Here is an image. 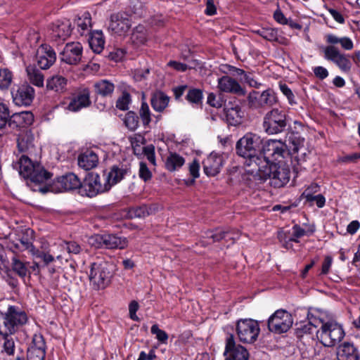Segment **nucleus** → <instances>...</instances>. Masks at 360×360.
I'll return each mask as SVG.
<instances>
[{"instance_id":"obj_1","label":"nucleus","mask_w":360,"mask_h":360,"mask_svg":"<svg viewBox=\"0 0 360 360\" xmlns=\"http://www.w3.org/2000/svg\"><path fill=\"white\" fill-rule=\"evenodd\" d=\"M250 172L259 176L261 179L265 180L269 178L271 185L277 188L287 184L290 176V166L283 160L269 165L265 159H262L259 162V167L255 169H250Z\"/></svg>"},{"instance_id":"obj_2","label":"nucleus","mask_w":360,"mask_h":360,"mask_svg":"<svg viewBox=\"0 0 360 360\" xmlns=\"http://www.w3.org/2000/svg\"><path fill=\"white\" fill-rule=\"evenodd\" d=\"M262 143L261 138L252 133L244 135L236 143L237 154L247 159L245 164L251 167L250 169L258 167L259 162L263 159L260 158Z\"/></svg>"},{"instance_id":"obj_3","label":"nucleus","mask_w":360,"mask_h":360,"mask_svg":"<svg viewBox=\"0 0 360 360\" xmlns=\"http://www.w3.org/2000/svg\"><path fill=\"white\" fill-rule=\"evenodd\" d=\"M27 321L26 313L15 306L6 312L0 311V335H13Z\"/></svg>"},{"instance_id":"obj_4","label":"nucleus","mask_w":360,"mask_h":360,"mask_svg":"<svg viewBox=\"0 0 360 360\" xmlns=\"http://www.w3.org/2000/svg\"><path fill=\"white\" fill-rule=\"evenodd\" d=\"M324 321L320 324V329L316 330L317 338L326 347H333L340 342L345 336L342 327L336 321L328 320L323 312Z\"/></svg>"},{"instance_id":"obj_5","label":"nucleus","mask_w":360,"mask_h":360,"mask_svg":"<svg viewBox=\"0 0 360 360\" xmlns=\"http://www.w3.org/2000/svg\"><path fill=\"white\" fill-rule=\"evenodd\" d=\"M112 264L106 262H94L91 264L89 278L94 290L105 289L111 282L113 276Z\"/></svg>"},{"instance_id":"obj_6","label":"nucleus","mask_w":360,"mask_h":360,"mask_svg":"<svg viewBox=\"0 0 360 360\" xmlns=\"http://www.w3.org/2000/svg\"><path fill=\"white\" fill-rule=\"evenodd\" d=\"M19 174L32 182L42 184L51 177V174L38 162H33L27 156L22 155L18 162Z\"/></svg>"},{"instance_id":"obj_7","label":"nucleus","mask_w":360,"mask_h":360,"mask_svg":"<svg viewBox=\"0 0 360 360\" xmlns=\"http://www.w3.org/2000/svg\"><path fill=\"white\" fill-rule=\"evenodd\" d=\"M109 190L103 178L96 172H90L85 177L80 188V194L93 198L98 194L108 192Z\"/></svg>"},{"instance_id":"obj_8","label":"nucleus","mask_w":360,"mask_h":360,"mask_svg":"<svg viewBox=\"0 0 360 360\" xmlns=\"http://www.w3.org/2000/svg\"><path fill=\"white\" fill-rule=\"evenodd\" d=\"M286 156H288L287 147L281 141L269 139L262 146L260 158L265 159L269 165L283 160Z\"/></svg>"},{"instance_id":"obj_9","label":"nucleus","mask_w":360,"mask_h":360,"mask_svg":"<svg viewBox=\"0 0 360 360\" xmlns=\"http://www.w3.org/2000/svg\"><path fill=\"white\" fill-rule=\"evenodd\" d=\"M259 332V323L253 319H240L237 322L236 333L239 340L243 343L251 344L255 342Z\"/></svg>"},{"instance_id":"obj_10","label":"nucleus","mask_w":360,"mask_h":360,"mask_svg":"<svg viewBox=\"0 0 360 360\" xmlns=\"http://www.w3.org/2000/svg\"><path fill=\"white\" fill-rule=\"evenodd\" d=\"M286 124L285 113L278 108H274L265 115L263 127L268 134L272 135L283 131Z\"/></svg>"},{"instance_id":"obj_11","label":"nucleus","mask_w":360,"mask_h":360,"mask_svg":"<svg viewBox=\"0 0 360 360\" xmlns=\"http://www.w3.org/2000/svg\"><path fill=\"white\" fill-rule=\"evenodd\" d=\"M292 315L284 309L276 310L268 319V328L271 332L281 334L287 332L292 326Z\"/></svg>"},{"instance_id":"obj_12","label":"nucleus","mask_w":360,"mask_h":360,"mask_svg":"<svg viewBox=\"0 0 360 360\" xmlns=\"http://www.w3.org/2000/svg\"><path fill=\"white\" fill-rule=\"evenodd\" d=\"M248 102L251 108H266L275 105L278 98L274 90L268 89L262 92L252 91L248 96Z\"/></svg>"},{"instance_id":"obj_13","label":"nucleus","mask_w":360,"mask_h":360,"mask_svg":"<svg viewBox=\"0 0 360 360\" xmlns=\"http://www.w3.org/2000/svg\"><path fill=\"white\" fill-rule=\"evenodd\" d=\"M131 27L129 15L125 12H118L110 15L108 30L112 34L125 37Z\"/></svg>"},{"instance_id":"obj_14","label":"nucleus","mask_w":360,"mask_h":360,"mask_svg":"<svg viewBox=\"0 0 360 360\" xmlns=\"http://www.w3.org/2000/svg\"><path fill=\"white\" fill-rule=\"evenodd\" d=\"M82 186L79 179L73 173L68 174L55 180L48 189L40 188V191L45 193L46 191L53 193H62L70 190L79 188Z\"/></svg>"},{"instance_id":"obj_15","label":"nucleus","mask_w":360,"mask_h":360,"mask_svg":"<svg viewBox=\"0 0 360 360\" xmlns=\"http://www.w3.org/2000/svg\"><path fill=\"white\" fill-rule=\"evenodd\" d=\"M324 58L335 64L344 72H348L352 68V62L348 56L341 53L338 47L332 45L323 49Z\"/></svg>"},{"instance_id":"obj_16","label":"nucleus","mask_w":360,"mask_h":360,"mask_svg":"<svg viewBox=\"0 0 360 360\" xmlns=\"http://www.w3.org/2000/svg\"><path fill=\"white\" fill-rule=\"evenodd\" d=\"M308 322H300L297 323V333L302 335L303 334H311L314 331L316 333V328L324 321L323 311L314 309L307 312Z\"/></svg>"},{"instance_id":"obj_17","label":"nucleus","mask_w":360,"mask_h":360,"mask_svg":"<svg viewBox=\"0 0 360 360\" xmlns=\"http://www.w3.org/2000/svg\"><path fill=\"white\" fill-rule=\"evenodd\" d=\"M83 48L79 42L68 43L60 53V60L69 65H77L82 58Z\"/></svg>"},{"instance_id":"obj_18","label":"nucleus","mask_w":360,"mask_h":360,"mask_svg":"<svg viewBox=\"0 0 360 360\" xmlns=\"http://www.w3.org/2000/svg\"><path fill=\"white\" fill-rule=\"evenodd\" d=\"M229 354L225 360H248L249 353L248 350L240 345H236L233 335L226 340L224 355Z\"/></svg>"},{"instance_id":"obj_19","label":"nucleus","mask_w":360,"mask_h":360,"mask_svg":"<svg viewBox=\"0 0 360 360\" xmlns=\"http://www.w3.org/2000/svg\"><path fill=\"white\" fill-rule=\"evenodd\" d=\"M56 54L48 44H41L37 49L36 60L41 69L47 70L56 62Z\"/></svg>"},{"instance_id":"obj_20","label":"nucleus","mask_w":360,"mask_h":360,"mask_svg":"<svg viewBox=\"0 0 360 360\" xmlns=\"http://www.w3.org/2000/svg\"><path fill=\"white\" fill-rule=\"evenodd\" d=\"M13 102L15 105L22 106L30 105L34 96V89L30 85L25 84L19 86L12 92Z\"/></svg>"},{"instance_id":"obj_21","label":"nucleus","mask_w":360,"mask_h":360,"mask_svg":"<svg viewBox=\"0 0 360 360\" xmlns=\"http://www.w3.org/2000/svg\"><path fill=\"white\" fill-rule=\"evenodd\" d=\"M223 158L217 153H211L202 162L203 170L207 176H214L219 173L223 166Z\"/></svg>"},{"instance_id":"obj_22","label":"nucleus","mask_w":360,"mask_h":360,"mask_svg":"<svg viewBox=\"0 0 360 360\" xmlns=\"http://www.w3.org/2000/svg\"><path fill=\"white\" fill-rule=\"evenodd\" d=\"M217 86L223 92L238 96H244L245 94V91L240 84L235 79L229 76L226 75L219 78Z\"/></svg>"},{"instance_id":"obj_23","label":"nucleus","mask_w":360,"mask_h":360,"mask_svg":"<svg viewBox=\"0 0 360 360\" xmlns=\"http://www.w3.org/2000/svg\"><path fill=\"white\" fill-rule=\"evenodd\" d=\"M127 173V169L113 165L109 169L103 171V178L110 190L112 186L122 181Z\"/></svg>"},{"instance_id":"obj_24","label":"nucleus","mask_w":360,"mask_h":360,"mask_svg":"<svg viewBox=\"0 0 360 360\" xmlns=\"http://www.w3.org/2000/svg\"><path fill=\"white\" fill-rule=\"evenodd\" d=\"M45 355L44 339L42 336L35 335L33 338V345L27 351V360H44Z\"/></svg>"},{"instance_id":"obj_25","label":"nucleus","mask_w":360,"mask_h":360,"mask_svg":"<svg viewBox=\"0 0 360 360\" xmlns=\"http://www.w3.org/2000/svg\"><path fill=\"white\" fill-rule=\"evenodd\" d=\"M90 104L89 91L87 89H84L72 98L65 109L71 112H77L83 108L88 107Z\"/></svg>"},{"instance_id":"obj_26","label":"nucleus","mask_w":360,"mask_h":360,"mask_svg":"<svg viewBox=\"0 0 360 360\" xmlns=\"http://www.w3.org/2000/svg\"><path fill=\"white\" fill-rule=\"evenodd\" d=\"M360 354L354 344L345 342L337 349L338 360H359Z\"/></svg>"},{"instance_id":"obj_27","label":"nucleus","mask_w":360,"mask_h":360,"mask_svg":"<svg viewBox=\"0 0 360 360\" xmlns=\"http://www.w3.org/2000/svg\"><path fill=\"white\" fill-rule=\"evenodd\" d=\"M34 122V115L30 111H22L12 115L8 125L12 127H26Z\"/></svg>"},{"instance_id":"obj_28","label":"nucleus","mask_w":360,"mask_h":360,"mask_svg":"<svg viewBox=\"0 0 360 360\" xmlns=\"http://www.w3.org/2000/svg\"><path fill=\"white\" fill-rule=\"evenodd\" d=\"M72 32V25L69 20H58L53 27L52 37L55 40L65 41Z\"/></svg>"},{"instance_id":"obj_29","label":"nucleus","mask_w":360,"mask_h":360,"mask_svg":"<svg viewBox=\"0 0 360 360\" xmlns=\"http://www.w3.org/2000/svg\"><path fill=\"white\" fill-rule=\"evenodd\" d=\"M77 162L80 168L84 170H90L97 167L98 157L95 152L87 150L78 156Z\"/></svg>"},{"instance_id":"obj_30","label":"nucleus","mask_w":360,"mask_h":360,"mask_svg":"<svg viewBox=\"0 0 360 360\" xmlns=\"http://www.w3.org/2000/svg\"><path fill=\"white\" fill-rule=\"evenodd\" d=\"M318 191L319 186L316 184H311L302 193L301 198L305 199L311 205L315 202L318 207H323L326 202L325 198L321 194L314 195Z\"/></svg>"},{"instance_id":"obj_31","label":"nucleus","mask_w":360,"mask_h":360,"mask_svg":"<svg viewBox=\"0 0 360 360\" xmlns=\"http://www.w3.org/2000/svg\"><path fill=\"white\" fill-rule=\"evenodd\" d=\"M225 113L228 122L233 125L240 124L243 117V112L240 106L231 103H229L226 106Z\"/></svg>"},{"instance_id":"obj_32","label":"nucleus","mask_w":360,"mask_h":360,"mask_svg":"<svg viewBox=\"0 0 360 360\" xmlns=\"http://www.w3.org/2000/svg\"><path fill=\"white\" fill-rule=\"evenodd\" d=\"M68 79L60 75H55L46 81V88L57 93H63L67 89Z\"/></svg>"},{"instance_id":"obj_33","label":"nucleus","mask_w":360,"mask_h":360,"mask_svg":"<svg viewBox=\"0 0 360 360\" xmlns=\"http://www.w3.org/2000/svg\"><path fill=\"white\" fill-rule=\"evenodd\" d=\"M104 248L108 249H123L127 246V241L125 238H120L112 234H103Z\"/></svg>"},{"instance_id":"obj_34","label":"nucleus","mask_w":360,"mask_h":360,"mask_svg":"<svg viewBox=\"0 0 360 360\" xmlns=\"http://www.w3.org/2000/svg\"><path fill=\"white\" fill-rule=\"evenodd\" d=\"M89 44L95 53H101L105 44V39L101 31L96 30L90 33Z\"/></svg>"},{"instance_id":"obj_35","label":"nucleus","mask_w":360,"mask_h":360,"mask_svg":"<svg viewBox=\"0 0 360 360\" xmlns=\"http://www.w3.org/2000/svg\"><path fill=\"white\" fill-rule=\"evenodd\" d=\"M26 72L30 83L38 87L44 86V76L41 70L34 66L29 65L26 68Z\"/></svg>"},{"instance_id":"obj_36","label":"nucleus","mask_w":360,"mask_h":360,"mask_svg":"<svg viewBox=\"0 0 360 360\" xmlns=\"http://www.w3.org/2000/svg\"><path fill=\"white\" fill-rule=\"evenodd\" d=\"M94 87L96 93L102 96H110L115 90V84L108 79H101L95 82Z\"/></svg>"},{"instance_id":"obj_37","label":"nucleus","mask_w":360,"mask_h":360,"mask_svg":"<svg viewBox=\"0 0 360 360\" xmlns=\"http://www.w3.org/2000/svg\"><path fill=\"white\" fill-rule=\"evenodd\" d=\"M148 35L146 27L142 25L135 27L131 34L130 39L133 44L139 46L147 41Z\"/></svg>"},{"instance_id":"obj_38","label":"nucleus","mask_w":360,"mask_h":360,"mask_svg":"<svg viewBox=\"0 0 360 360\" xmlns=\"http://www.w3.org/2000/svg\"><path fill=\"white\" fill-rule=\"evenodd\" d=\"M326 42L332 46L336 44H340L341 47L347 51H350L354 47V44L352 40L347 37H338L335 34H328L326 36Z\"/></svg>"},{"instance_id":"obj_39","label":"nucleus","mask_w":360,"mask_h":360,"mask_svg":"<svg viewBox=\"0 0 360 360\" xmlns=\"http://www.w3.org/2000/svg\"><path fill=\"white\" fill-rule=\"evenodd\" d=\"M169 98L161 91L155 93L151 98V105L158 112L163 111L167 106Z\"/></svg>"},{"instance_id":"obj_40","label":"nucleus","mask_w":360,"mask_h":360,"mask_svg":"<svg viewBox=\"0 0 360 360\" xmlns=\"http://www.w3.org/2000/svg\"><path fill=\"white\" fill-rule=\"evenodd\" d=\"M28 263L23 262L19 256L14 255L11 259L12 270L21 278H25L28 272Z\"/></svg>"},{"instance_id":"obj_41","label":"nucleus","mask_w":360,"mask_h":360,"mask_svg":"<svg viewBox=\"0 0 360 360\" xmlns=\"http://www.w3.org/2000/svg\"><path fill=\"white\" fill-rule=\"evenodd\" d=\"M184 163V158L182 156L174 153H170L169 155L167 158L165 167L169 172H174L181 167Z\"/></svg>"},{"instance_id":"obj_42","label":"nucleus","mask_w":360,"mask_h":360,"mask_svg":"<svg viewBox=\"0 0 360 360\" xmlns=\"http://www.w3.org/2000/svg\"><path fill=\"white\" fill-rule=\"evenodd\" d=\"M77 31L81 35L89 33L91 27V18L89 12H85L77 20Z\"/></svg>"},{"instance_id":"obj_43","label":"nucleus","mask_w":360,"mask_h":360,"mask_svg":"<svg viewBox=\"0 0 360 360\" xmlns=\"http://www.w3.org/2000/svg\"><path fill=\"white\" fill-rule=\"evenodd\" d=\"M206 238L212 240V242H217L229 237L230 239H235L231 237L229 231H225L221 229H217L214 231H208L206 232Z\"/></svg>"},{"instance_id":"obj_44","label":"nucleus","mask_w":360,"mask_h":360,"mask_svg":"<svg viewBox=\"0 0 360 360\" xmlns=\"http://www.w3.org/2000/svg\"><path fill=\"white\" fill-rule=\"evenodd\" d=\"M256 33L268 41H274L278 39V30L275 28L263 27L257 30Z\"/></svg>"},{"instance_id":"obj_45","label":"nucleus","mask_w":360,"mask_h":360,"mask_svg":"<svg viewBox=\"0 0 360 360\" xmlns=\"http://www.w3.org/2000/svg\"><path fill=\"white\" fill-rule=\"evenodd\" d=\"M202 92L201 90L198 89H190L186 95L187 101L191 103L195 104L196 105H200L202 101Z\"/></svg>"},{"instance_id":"obj_46","label":"nucleus","mask_w":360,"mask_h":360,"mask_svg":"<svg viewBox=\"0 0 360 360\" xmlns=\"http://www.w3.org/2000/svg\"><path fill=\"white\" fill-rule=\"evenodd\" d=\"M305 234L306 231L304 229H302L297 224L294 225L292 229V236L290 237L286 238L287 240L285 241V244L284 245V246L288 248V243H298V239L304 236Z\"/></svg>"},{"instance_id":"obj_47","label":"nucleus","mask_w":360,"mask_h":360,"mask_svg":"<svg viewBox=\"0 0 360 360\" xmlns=\"http://www.w3.org/2000/svg\"><path fill=\"white\" fill-rule=\"evenodd\" d=\"M13 80L12 72L6 69H0V89H8Z\"/></svg>"},{"instance_id":"obj_48","label":"nucleus","mask_w":360,"mask_h":360,"mask_svg":"<svg viewBox=\"0 0 360 360\" xmlns=\"http://www.w3.org/2000/svg\"><path fill=\"white\" fill-rule=\"evenodd\" d=\"M32 255L34 259L43 262L45 265H48L54 260V257L51 255L36 248L32 249Z\"/></svg>"},{"instance_id":"obj_49","label":"nucleus","mask_w":360,"mask_h":360,"mask_svg":"<svg viewBox=\"0 0 360 360\" xmlns=\"http://www.w3.org/2000/svg\"><path fill=\"white\" fill-rule=\"evenodd\" d=\"M139 116L145 127H148L151 122V112L148 105L143 102L139 110Z\"/></svg>"},{"instance_id":"obj_50","label":"nucleus","mask_w":360,"mask_h":360,"mask_svg":"<svg viewBox=\"0 0 360 360\" xmlns=\"http://www.w3.org/2000/svg\"><path fill=\"white\" fill-rule=\"evenodd\" d=\"M124 121L126 127L131 131L136 129L139 126V117L132 111L126 114Z\"/></svg>"},{"instance_id":"obj_51","label":"nucleus","mask_w":360,"mask_h":360,"mask_svg":"<svg viewBox=\"0 0 360 360\" xmlns=\"http://www.w3.org/2000/svg\"><path fill=\"white\" fill-rule=\"evenodd\" d=\"M150 332L153 335H155L156 339L161 344H167L169 338L167 333L165 330H161L157 324H154L151 326Z\"/></svg>"},{"instance_id":"obj_52","label":"nucleus","mask_w":360,"mask_h":360,"mask_svg":"<svg viewBox=\"0 0 360 360\" xmlns=\"http://www.w3.org/2000/svg\"><path fill=\"white\" fill-rule=\"evenodd\" d=\"M148 214L149 212L146 206L132 207L129 211V215L131 218H143Z\"/></svg>"},{"instance_id":"obj_53","label":"nucleus","mask_w":360,"mask_h":360,"mask_svg":"<svg viewBox=\"0 0 360 360\" xmlns=\"http://www.w3.org/2000/svg\"><path fill=\"white\" fill-rule=\"evenodd\" d=\"M11 335H1L4 339V350L8 355L13 354L15 352V342Z\"/></svg>"},{"instance_id":"obj_54","label":"nucleus","mask_w":360,"mask_h":360,"mask_svg":"<svg viewBox=\"0 0 360 360\" xmlns=\"http://www.w3.org/2000/svg\"><path fill=\"white\" fill-rule=\"evenodd\" d=\"M130 95L127 92H124L122 95L117 99L116 107L122 110H127L129 108L130 103Z\"/></svg>"},{"instance_id":"obj_55","label":"nucleus","mask_w":360,"mask_h":360,"mask_svg":"<svg viewBox=\"0 0 360 360\" xmlns=\"http://www.w3.org/2000/svg\"><path fill=\"white\" fill-rule=\"evenodd\" d=\"M143 153L147 160L153 165H156L155 155V147L153 145H148L143 148Z\"/></svg>"},{"instance_id":"obj_56","label":"nucleus","mask_w":360,"mask_h":360,"mask_svg":"<svg viewBox=\"0 0 360 360\" xmlns=\"http://www.w3.org/2000/svg\"><path fill=\"white\" fill-rule=\"evenodd\" d=\"M9 111L7 106L0 103V129L4 127L8 123Z\"/></svg>"},{"instance_id":"obj_57","label":"nucleus","mask_w":360,"mask_h":360,"mask_svg":"<svg viewBox=\"0 0 360 360\" xmlns=\"http://www.w3.org/2000/svg\"><path fill=\"white\" fill-rule=\"evenodd\" d=\"M139 177L144 181L150 180L152 177V173L147 167L146 164L143 162H141L139 164Z\"/></svg>"},{"instance_id":"obj_58","label":"nucleus","mask_w":360,"mask_h":360,"mask_svg":"<svg viewBox=\"0 0 360 360\" xmlns=\"http://www.w3.org/2000/svg\"><path fill=\"white\" fill-rule=\"evenodd\" d=\"M13 248L20 251L27 250L31 253L32 249L35 248V247L29 240L23 239L18 240L17 243H14Z\"/></svg>"},{"instance_id":"obj_59","label":"nucleus","mask_w":360,"mask_h":360,"mask_svg":"<svg viewBox=\"0 0 360 360\" xmlns=\"http://www.w3.org/2000/svg\"><path fill=\"white\" fill-rule=\"evenodd\" d=\"M103 234H96L89 238L88 243L90 245L94 247L95 248H104V243H103Z\"/></svg>"},{"instance_id":"obj_60","label":"nucleus","mask_w":360,"mask_h":360,"mask_svg":"<svg viewBox=\"0 0 360 360\" xmlns=\"http://www.w3.org/2000/svg\"><path fill=\"white\" fill-rule=\"evenodd\" d=\"M63 246L70 254L72 253L77 255L82 250L80 245L75 241L65 242Z\"/></svg>"},{"instance_id":"obj_61","label":"nucleus","mask_w":360,"mask_h":360,"mask_svg":"<svg viewBox=\"0 0 360 360\" xmlns=\"http://www.w3.org/2000/svg\"><path fill=\"white\" fill-rule=\"evenodd\" d=\"M279 87L281 92L287 97L289 103L290 105L295 104L296 101L291 89L285 84H281Z\"/></svg>"},{"instance_id":"obj_62","label":"nucleus","mask_w":360,"mask_h":360,"mask_svg":"<svg viewBox=\"0 0 360 360\" xmlns=\"http://www.w3.org/2000/svg\"><path fill=\"white\" fill-rule=\"evenodd\" d=\"M240 80L243 81L251 87L259 88L261 85V84L258 82L250 73L245 72V74L243 75V78H241Z\"/></svg>"},{"instance_id":"obj_63","label":"nucleus","mask_w":360,"mask_h":360,"mask_svg":"<svg viewBox=\"0 0 360 360\" xmlns=\"http://www.w3.org/2000/svg\"><path fill=\"white\" fill-rule=\"evenodd\" d=\"M207 103L212 107L219 108L222 106V101L218 98L214 93H210L207 96Z\"/></svg>"},{"instance_id":"obj_64","label":"nucleus","mask_w":360,"mask_h":360,"mask_svg":"<svg viewBox=\"0 0 360 360\" xmlns=\"http://www.w3.org/2000/svg\"><path fill=\"white\" fill-rule=\"evenodd\" d=\"M313 72L314 75L320 79H324L328 76V70L322 66H316L314 68Z\"/></svg>"}]
</instances>
